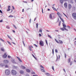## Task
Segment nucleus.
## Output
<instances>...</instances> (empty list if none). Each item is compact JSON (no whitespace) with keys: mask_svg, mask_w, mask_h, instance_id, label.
<instances>
[{"mask_svg":"<svg viewBox=\"0 0 76 76\" xmlns=\"http://www.w3.org/2000/svg\"><path fill=\"white\" fill-rule=\"evenodd\" d=\"M5 74L7 76L10 75V70L9 69H6L5 71Z\"/></svg>","mask_w":76,"mask_h":76,"instance_id":"nucleus-1","label":"nucleus"},{"mask_svg":"<svg viewBox=\"0 0 76 76\" xmlns=\"http://www.w3.org/2000/svg\"><path fill=\"white\" fill-rule=\"evenodd\" d=\"M11 73L12 75H17V72L14 70H12L11 72Z\"/></svg>","mask_w":76,"mask_h":76,"instance_id":"nucleus-2","label":"nucleus"},{"mask_svg":"<svg viewBox=\"0 0 76 76\" xmlns=\"http://www.w3.org/2000/svg\"><path fill=\"white\" fill-rule=\"evenodd\" d=\"M72 16L73 19L76 20V13H73L72 14Z\"/></svg>","mask_w":76,"mask_h":76,"instance_id":"nucleus-3","label":"nucleus"},{"mask_svg":"<svg viewBox=\"0 0 76 76\" xmlns=\"http://www.w3.org/2000/svg\"><path fill=\"white\" fill-rule=\"evenodd\" d=\"M39 44L42 47L44 46V42L40 40L39 41Z\"/></svg>","mask_w":76,"mask_h":76,"instance_id":"nucleus-4","label":"nucleus"},{"mask_svg":"<svg viewBox=\"0 0 76 76\" xmlns=\"http://www.w3.org/2000/svg\"><path fill=\"white\" fill-rule=\"evenodd\" d=\"M57 15H58L59 17L60 18H61V16H62V15H61V14L59 12H58L57 13Z\"/></svg>","mask_w":76,"mask_h":76,"instance_id":"nucleus-5","label":"nucleus"},{"mask_svg":"<svg viewBox=\"0 0 76 76\" xmlns=\"http://www.w3.org/2000/svg\"><path fill=\"white\" fill-rule=\"evenodd\" d=\"M11 10V9H10V6H8V9H7V12H9Z\"/></svg>","mask_w":76,"mask_h":76,"instance_id":"nucleus-6","label":"nucleus"},{"mask_svg":"<svg viewBox=\"0 0 76 76\" xmlns=\"http://www.w3.org/2000/svg\"><path fill=\"white\" fill-rule=\"evenodd\" d=\"M60 29L61 30H62V31H64V29L66 30V31H68V29H66V28H64V27H63V28H61Z\"/></svg>","mask_w":76,"mask_h":76,"instance_id":"nucleus-7","label":"nucleus"},{"mask_svg":"<svg viewBox=\"0 0 76 76\" xmlns=\"http://www.w3.org/2000/svg\"><path fill=\"white\" fill-rule=\"evenodd\" d=\"M7 55H6V53H5L3 56V57L6 58V57H7Z\"/></svg>","mask_w":76,"mask_h":76,"instance_id":"nucleus-8","label":"nucleus"},{"mask_svg":"<svg viewBox=\"0 0 76 76\" xmlns=\"http://www.w3.org/2000/svg\"><path fill=\"white\" fill-rule=\"evenodd\" d=\"M4 63L7 64V63H9V61L7 60H4Z\"/></svg>","mask_w":76,"mask_h":76,"instance_id":"nucleus-9","label":"nucleus"},{"mask_svg":"<svg viewBox=\"0 0 76 76\" xmlns=\"http://www.w3.org/2000/svg\"><path fill=\"white\" fill-rule=\"evenodd\" d=\"M67 4L66 2H65L64 4V6L65 7H66V8H67Z\"/></svg>","mask_w":76,"mask_h":76,"instance_id":"nucleus-10","label":"nucleus"},{"mask_svg":"<svg viewBox=\"0 0 76 76\" xmlns=\"http://www.w3.org/2000/svg\"><path fill=\"white\" fill-rule=\"evenodd\" d=\"M16 58H18V60L19 61H20V62H22V60H21V59H20V58H19V57L17 56Z\"/></svg>","mask_w":76,"mask_h":76,"instance_id":"nucleus-11","label":"nucleus"},{"mask_svg":"<svg viewBox=\"0 0 76 76\" xmlns=\"http://www.w3.org/2000/svg\"><path fill=\"white\" fill-rule=\"evenodd\" d=\"M11 61L12 62V63H14V64H16V62L14 59H12V60H11Z\"/></svg>","mask_w":76,"mask_h":76,"instance_id":"nucleus-12","label":"nucleus"},{"mask_svg":"<svg viewBox=\"0 0 76 76\" xmlns=\"http://www.w3.org/2000/svg\"><path fill=\"white\" fill-rule=\"evenodd\" d=\"M20 72L21 74H23L24 73V71L22 70H21L20 71Z\"/></svg>","mask_w":76,"mask_h":76,"instance_id":"nucleus-13","label":"nucleus"},{"mask_svg":"<svg viewBox=\"0 0 76 76\" xmlns=\"http://www.w3.org/2000/svg\"><path fill=\"white\" fill-rule=\"evenodd\" d=\"M26 71L27 72H28V73H29V72H31V71H30V70H29V69H26Z\"/></svg>","mask_w":76,"mask_h":76,"instance_id":"nucleus-14","label":"nucleus"},{"mask_svg":"<svg viewBox=\"0 0 76 76\" xmlns=\"http://www.w3.org/2000/svg\"><path fill=\"white\" fill-rule=\"evenodd\" d=\"M70 61H71V59L70 58H69L68 60V63H70Z\"/></svg>","mask_w":76,"mask_h":76,"instance_id":"nucleus-15","label":"nucleus"},{"mask_svg":"<svg viewBox=\"0 0 76 76\" xmlns=\"http://www.w3.org/2000/svg\"><path fill=\"white\" fill-rule=\"evenodd\" d=\"M21 67L23 69H26V67H25L22 65L21 66Z\"/></svg>","mask_w":76,"mask_h":76,"instance_id":"nucleus-16","label":"nucleus"},{"mask_svg":"<svg viewBox=\"0 0 76 76\" xmlns=\"http://www.w3.org/2000/svg\"><path fill=\"white\" fill-rule=\"evenodd\" d=\"M68 8L69 9H70L72 8V5H71L70 4H69L68 5Z\"/></svg>","mask_w":76,"mask_h":76,"instance_id":"nucleus-17","label":"nucleus"},{"mask_svg":"<svg viewBox=\"0 0 76 76\" xmlns=\"http://www.w3.org/2000/svg\"><path fill=\"white\" fill-rule=\"evenodd\" d=\"M49 18H50V19H53V17H52V15L50 14L49 16Z\"/></svg>","mask_w":76,"mask_h":76,"instance_id":"nucleus-18","label":"nucleus"},{"mask_svg":"<svg viewBox=\"0 0 76 76\" xmlns=\"http://www.w3.org/2000/svg\"><path fill=\"white\" fill-rule=\"evenodd\" d=\"M4 66V64H0V67H3Z\"/></svg>","mask_w":76,"mask_h":76,"instance_id":"nucleus-19","label":"nucleus"},{"mask_svg":"<svg viewBox=\"0 0 76 76\" xmlns=\"http://www.w3.org/2000/svg\"><path fill=\"white\" fill-rule=\"evenodd\" d=\"M62 24H63V27H64V28H65L66 27V24H64V23H63Z\"/></svg>","mask_w":76,"mask_h":76,"instance_id":"nucleus-20","label":"nucleus"},{"mask_svg":"<svg viewBox=\"0 0 76 76\" xmlns=\"http://www.w3.org/2000/svg\"><path fill=\"white\" fill-rule=\"evenodd\" d=\"M59 42L60 44H63V41H62L59 40Z\"/></svg>","mask_w":76,"mask_h":76,"instance_id":"nucleus-21","label":"nucleus"},{"mask_svg":"<svg viewBox=\"0 0 76 76\" xmlns=\"http://www.w3.org/2000/svg\"><path fill=\"white\" fill-rule=\"evenodd\" d=\"M64 1V0H60V2L61 3V4H63V1Z\"/></svg>","mask_w":76,"mask_h":76,"instance_id":"nucleus-22","label":"nucleus"},{"mask_svg":"<svg viewBox=\"0 0 76 76\" xmlns=\"http://www.w3.org/2000/svg\"><path fill=\"white\" fill-rule=\"evenodd\" d=\"M1 50L2 51H5L4 49V48H2L1 49Z\"/></svg>","mask_w":76,"mask_h":76,"instance_id":"nucleus-23","label":"nucleus"},{"mask_svg":"<svg viewBox=\"0 0 76 76\" xmlns=\"http://www.w3.org/2000/svg\"><path fill=\"white\" fill-rule=\"evenodd\" d=\"M41 71L43 72H45V70L43 69H41Z\"/></svg>","mask_w":76,"mask_h":76,"instance_id":"nucleus-24","label":"nucleus"},{"mask_svg":"<svg viewBox=\"0 0 76 76\" xmlns=\"http://www.w3.org/2000/svg\"><path fill=\"white\" fill-rule=\"evenodd\" d=\"M45 74L46 75H47V76H50V74L48 73H46Z\"/></svg>","mask_w":76,"mask_h":76,"instance_id":"nucleus-25","label":"nucleus"},{"mask_svg":"<svg viewBox=\"0 0 76 76\" xmlns=\"http://www.w3.org/2000/svg\"><path fill=\"white\" fill-rule=\"evenodd\" d=\"M61 20H62V21L64 23V20H63V19H62L61 18H60Z\"/></svg>","mask_w":76,"mask_h":76,"instance_id":"nucleus-26","label":"nucleus"},{"mask_svg":"<svg viewBox=\"0 0 76 76\" xmlns=\"http://www.w3.org/2000/svg\"><path fill=\"white\" fill-rule=\"evenodd\" d=\"M48 37L49 38H51V39H52V37H51V35H49V34H48Z\"/></svg>","mask_w":76,"mask_h":76,"instance_id":"nucleus-27","label":"nucleus"},{"mask_svg":"<svg viewBox=\"0 0 76 76\" xmlns=\"http://www.w3.org/2000/svg\"><path fill=\"white\" fill-rule=\"evenodd\" d=\"M5 67L6 68H9V66L7 65H6L5 66Z\"/></svg>","mask_w":76,"mask_h":76,"instance_id":"nucleus-28","label":"nucleus"},{"mask_svg":"<svg viewBox=\"0 0 76 76\" xmlns=\"http://www.w3.org/2000/svg\"><path fill=\"white\" fill-rule=\"evenodd\" d=\"M7 42H8V44H10L11 45H12V44H11V43H10V42H9V41H7Z\"/></svg>","mask_w":76,"mask_h":76,"instance_id":"nucleus-29","label":"nucleus"},{"mask_svg":"<svg viewBox=\"0 0 76 76\" xmlns=\"http://www.w3.org/2000/svg\"><path fill=\"white\" fill-rule=\"evenodd\" d=\"M55 40L57 43H58V44L59 43V42L58 41L57 39H55Z\"/></svg>","mask_w":76,"mask_h":76,"instance_id":"nucleus-30","label":"nucleus"},{"mask_svg":"<svg viewBox=\"0 0 76 76\" xmlns=\"http://www.w3.org/2000/svg\"><path fill=\"white\" fill-rule=\"evenodd\" d=\"M7 37H8L9 38V39H10V40H12V38H10V36H9V35H7Z\"/></svg>","mask_w":76,"mask_h":76,"instance_id":"nucleus-31","label":"nucleus"},{"mask_svg":"<svg viewBox=\"0 0 76 76\" xmlns=\"http://www.w3.org/2000/svg\"><path fill=\"white\" fill-rule=\"evenodd\" d=\"M13 26H14L15 28V29H17V27H16V26H15V25L13 24Z\"/></svg>","mask_w":76,"mask_h":76,"instance_id":"nucleus-32","label":"nucleus"},{"mask_svg":"<svg viewBox=\"0 0 76 76\" xmlns=\"http://www.w3.org/2000/svg\"><path fill=\"white\" fill-rule=\"evenodd\" d=\"M29 49L30 50V51H32V49H31V47L30 46L29 47Z\"/></svg>","mask_w":76,"mask_h":76,"instance_id":"nucleus-33","label":"nucleus"},{"mask_svg":"<svg viewBox=\"0 0 76 76\" xmlns=\"http://www.w3.org/2000/svg\"><path fill=\"white\" fill-rule=\"evenodd\" d=\"M32 55L33 57H34V58L35 59H37V58H36V57H35V56H34L33 55V54H32Z\"/></svg>","mask_w":76,"mask_h":76,"instance_id":"nucleus-34","label":"nucleus"},{"mask_svg":"<svg viewBox=\"0 0 76 76\" xmlns=\"http://www.w3.org/2000/svg\"><path fill=\"white\" fill-rule=\"evenodd\" d=\"M40 67L42 69H44V67L42 65H40Z\"/></svg>","mask_w":76,"mask_h":76,"instance_id":"nucleus-35","label":"nucleus"},{"mask_svg":"<svg viewBox=\"0 0 76 76\" xmlns=\"http://www.w3.org/2000/svg\"><path fill=\"white\" fill-rule=\"evenodd\" d=\"M58 38H59V39H60V37H61V36H60V35H58Z\"/></svg>","mask_w":76,"mask_h":76,"instance_id":"nucleus-36","label":"nucleus"},{"mask_svg":"<svg viewBox=\"0 0 76 76\" xmlns=\"http://www.w3.org/2000/svg\"><path fill=\"white\" fill-rule=\"evenodd\" d=\"M0 40H1L2 41H3V42H4V41L3 40V39L1 38H0Z\"/></svg>","mask_w":76,"mask_h":76,"instance_id":"nucleus-37","label":"nucleus"},{"mask_svg":"<svg viewBox=\"0 0 76 76\" xmlns=\"http://www.w3.org/2000/svg\"><path fill=\"white\" fill-rule=\"evenodd\" d=\"M52 8L53 9V10H56V9L55 8H54V7H52Z\"/></svg>","mask_w":76,"mask_h":76,"instance_id":"nucleus-38","label":"nucleus"},{"mask_svg":"<svg viewBox=\"0 0 76 76\" xmlns=\"http://www.w3.org/2000/svg\"><path fill=\"white\" fill-rule=\"evenodd\" d=\"M6 28L7 29H10V27H9V26H7V27H6Z\"/></svg>","mask_w":76,"mask_h":76,"instance_id":"nucleus-39","label":"nucleus"},{"mask_svg":"<svg viewBox=\"0 0 76 76\" xmlns=\"http://www.w3.org/2000/svg\"><path fill=\"white\" fill-rule=\"evenodd\" d=\"M38 24L37 23L36 24V27L37 28H38Z\"/></svg>","mask_w":76,"mask_h":76,"instance_id":"nucleus-40","label":"nucleus"},{"mask_svg":"<svg viewBox=\"0 0 76 76\" xmlns=\"http://www.w3.org/2000/svg\"><path fill=\"white\" fill-rule=\"evenodd\" d=\"M39 32H41V33H42V29H40L39 30Z\"/></svg>","mask_w":76,"mask_h":76,"instance_id":"nucleus-41","label":"nucleus"},{"mask_svg":"<svg viewBox=\"0 0 76 76\" xmlns=\"http://www.w3.org/2000/svg\"><path fill=\"white\" fill-rule=\"evenodd\" d=\"M45 41H46V43L47 45H48V42H47V40H45Z\"/></svg>","mask_w":76,"mask_h":76,"instance_id":"nucleus-42","label":"nucleus"},{"mask_svg":"<svg viewBox=\"0 0 76 76\" xmlns=\"http://www.w3.org/2000/svg\"><path fill=\"white\" fill-rule=\"evenodd\" d=\"M52 69L54 71V66H52Z\"/></svg>","mask_w":76,"mask_h":76,"instance_id":"nucleus-43","label":"nucleus"},{"mask_svg":"<svg viewBox=\"0 0 76 76\" xmlns=\"http://www.w3.org/2000/svg\"><path fill=\"white\" fill-rule=\"evenodd\" d=\"M72 61H71V62L70 63V66H71L72 64Z\"/></svg>","mask_w":76,"mask_h":76,"instance_id":"nucleus-44","label":"nucleus"},{"mask_svg":"<svg viewBox=\"0 0 76 76\" xmlns=\"http://www.w3.org/2000/svg\"><path fill=\"white\" fill-rule=\"evenodd\" d=\"M34 46H35V47H38V46H37V45H36L35 44H34Z\"/></svg>","mask_w":76,"mask_h":76,"instance_id":"nucleus-45","label":"nucleus"},{"mask_svg":"<svg viewBox=\"0 0 76 76\" xmlns=\"http://www.w3.org/2000/svg\"><path fill=\"white\" fill-rule=\"evenodd\" d=\"M74 62H75V63H76V58H75V59H74Z\"/></svg>","mask_w":76,"mask_h":76,"instance_id":"nucleus-46","label":"nucleus"},{"mask_svg":"<svg viewBox=\"0 0 76 76\" xmlns=\"http://www.w3.org/2000/svg\"><path fill=\"white\" fill-rule=\"evenodd\" d=\"M67 27H68L69 29H70L71 28L69 26H67Z\"/></svg>","mask_w":76,"mask_h":76,"instance_id":"nucleus-47","label":"nucleus"},{"mask_svg":"<svg viewBox=\"0 0 76 76\" xmlns=\"http://www.w3.org/2000/svg\"><path fill=\"white\" fill-rule=\"evenodd\" d=\"M64 56H65V58H66V53H65V54H64Z\"/></svg>","mask_w":76,"mask_h":76,"instance_id":"nucleus-48","label":"nucleus"},{"mask_svg":"<svg viewBox=\"0 0 76 76\" xmlns=\"http://www.w3.org/2000/svg\"><path fill=\"white\" fill-rule=\"evenodd\" d=\"M55 51L56 53H57L58 52L57 50V49H55Z\"/></svg>","mask_w":76,"mask_h":76,"instance_id":"nucleus-49","label":"nucleus"},{"mask_svg":"<svg viewBox=\"0 0 76 76\" xmlns=\"http://www.w3.org/2000/svg\"><path fill=\"white\" fill-rule=\"evenodd\" d=\"M23 42L24 46H25V43H24V42L23 41Z\"/></svg>","mask_w":76,"mask_h":76,"instance_id":"nucleus-50","label":"nucleus"},{"mask_svg":"<svg viewBox=\"0 0 76 76\" xmlns=\"http://www.w3.org/2000/svg\"><path fill=\"white\" fill-rule=\"evenodd\" d=\"M61 23V21L59 23V26H60V23Z\"/></svg>","mask_w":76,"mask_h":76,"instance_id":"nucleus-51","label":"nucleus"},{"mask_svg":"<svg viewBox=\"0 0 76 76\" xmlns=\"http://www.w3.org/2000/svg\"><path fill=\"white\" fill-rule=\"evenodd\" d=\"M52 53H53V54H54V49H53L52 50Z\"/></svg>","mask_w":76,"mask_h":76,"instance_id":"nucleus-52","label":"nucleus"},{"mask_svg":"<svg viewBox=\"0 0 76 76\" xmlns=\"http://www.w3.org/2000/svg\"><path fill=\"white\" fill-rule=\"evenodd\" d=\"M39 37H41V36H42V35L40 34H39Z\"/></svg>","mask_w":76,"mask_h":76,"instance_id":"nucleus-53","label":"nucleus"},{"mask_svg":"<svg viewBox=\"0 0 76 76\" xmlns=\"http://www.w3.org/2000/svg\"><path fill=\"white\" fill-rule=\"evenodd\" d=\"M10 56H8V58H10Z\"/></svg>","mask_w":76,"mask_h":76,"instance_id":"nucleus-54","label":"nucleus"},{"mask_svg":"<svg viewBox=\"0 0 76 76\" xmlns=\"http://www.w3.org/2000/svg\"><path fill=\"white\" fill-rule=\"evenodd\" d=\"M0 13H3V12H2V11H1V10H0Z\"/></svg>","mask_w":76,"mask_h":76,"instance_id":"nucleus-55","label":"nucleus"},{"mask_svg":"<svg viewBox=\"0 0 76 76\" xmlns=\"http://www.w3.org/2000/svg\"><path fill=\"white\" fill-rule=\"evenodd\" d=\"M3 22V20H0V22Z\"/></svg>","mask_w":76,"mask_h":76,"instance_id":"nucleus-56","label":"nucleus"},{"mask_svg":"<svg viewBox=\"0 0 76 76\" xmlns=\"http://www.w3.org/2000/svg\"><path fill=\"white\" fill-rule=\"evenodd\" d=\"M12 7L13 9H14V10L15 9V7L13 6H12Z\"/></svg>","mask_w":76,"mask_h":76,"instance_id":"nucleus-57","label":"nucleus"},{"mask_svg":"<svg viewBox=\"0 0 76 76\" xmlns=\"http://www.w3.org/2000/svg\"><path fill=\"white\" fill-rule=\"evenodd\" d=\"M23 2H24V3H27V2L26 1H23Z\"/></svg>","mask_w":76,"mask_h":76,"instance_id":"nucleus-58","label":"nucleus"},{"mask_svg":"<svg viewBox=\"0 0 76 76\" xmlns=\"http://www.w3.org/2000/svg\"><path fill=\"white\" fill-rule=\"evenodd\" d=\"M12 32H14V33H15V31L14 30H12Z\"/></svg>","mask_w":76,"mask_h":76,"instance_id":"nucleus-59","label":"nucleus"},{"mask_svg":"<svg viewBox=\"0 0 76 76\" xmlns=\"http://www.w3.org/2000/svg\"><path fill=\"white\" fill-rule=\"evenodd\" d=\"M63 70L64 71V72H66V70H65V69H63Z\"/></svg>","mask_w":76,"mask_h":76,"instance_id":"nucleus-60","label":"nucleus"},{"mask_svg":"<svg viewBox=\"0 0 76 76\" xmlns=\"http://www.w3.org/2000/svg\"><path fill=\"white\" fill-rule=\"evenodd\" d=\"M55 31H56V32H58V30H56Z\"/></svg>","mask_w":76,"mask_h":76,"instance_id":"nucleus-61","label":"nucleus"},{"mask_svg":"<svg viewBox=\"0 0 76 76\" xmlns=\"http://www.w3.org/2000/svg\"><path fill=\"white\" fill-rule=\"evenodd\" d=\"M74 44H75L76 45V41H75V42H74Z\"/></svg>","mask_w":76,"mask_h":76,"instance_id":"nucleus-62","label":"nucleus"},{"mask_svg":"<svg viewBox=\"0 0 76 76\" xmlns=\"http://www.w3.org/2000/svg\"><path fill=\"white\" fill-rule=\"evenodd\" d=\"M35 74V72H34L31 73V74Z\"/></svg>","mask_w":76,"mask_h":76,"instance_id":"nucleus-63","label":"nucleus"},{"mask_svg":"<svg viewBox=\"0 0 76 76\" xmlns=\"http://www.w3.org/2000/svg\"><path fill=\"white\" fill-rule=\"evenodd\" d=\"M12 43L13 44H14V45H16V44L13 42H12Z\"/></svg>","mask_w":76,"mask_h":76,"instance_id":"nucleus-64","label":"nucleus"}]
</instances>
